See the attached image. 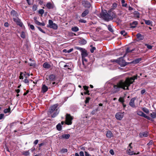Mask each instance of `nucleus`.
<instances>
[{"label":"nucleus","instance_id":"nucleus-61","mask_svg":"<svg viewBox=\"0 0 156 156\" xmlns=\"http://www.w3.org/2000/svg\"><path fill=\"white\" fill-rule=\"evenodd\" d=\"M146 90L145 89L142 90L141 91V94H143L145 92Z\"/></svg>","mask_w":156,"mask_h":156},{"label":"nucleus","instance_id":"nucleus-16","mask_svg":"<svg viewBox=\"0 0 156 156\" xmlns=\"http://www.w3.org/2000/svg\"><path fill=\"white\" fill-rule=\"evenodd\" d=\"M136 37L139 40H143L144 38V36L140 33L137 34Z\"/></svg>","mask_w":156,"mask_h":156},{"label":"nucleus","instance_id":"nucleus-62","mask_svg":"<svg viewBox=\"0 0 156 156\" xmlns=\"http://www.w3.org/2000/svg\"><path fill=\"white\" fill-rule=\"evenodd\" d=\"M110 152L112 155H114V152L112 150H111L110 151Z\"/></svg>","mask_w":156,"mask_h":156},{"label":"nucleus","instance_id":"nucleus-7","mask_svg":"<svg viewBox=\"0 0 156 156\" xmlns=\"http://www.w3.org/2000/svg\"><path fill=\"white\" fill-rule=\"evenodd\" d=\"M124 112L117 113L115 115L116 118L118 120H121L124 116Z\"/></svg>","mask_w":156,"mask_h":156},{"label":"nucleus","instance_id":"nucleus-6","mask_svg":"<svg viewBox=\"0 0 156 156\" xmlns=\"http://www.w3.org/2000/svg\"><path fill=\"white\" fill-rule=\"evenodd\" d=\"M73 119V117L71 116L70 115L67 114L66 117V123L68 125H70L72 124V120Z\"/></svg>","mask_w":156,"mask_h":156},{"label":"nucleus","instance_id":"nucleus-47","mask_svg":"<svg viewBox=\"0 0 156 156\" xmlns=\"http://www.w3.org/2000/svg\"><path fill=\"white\" fill-rule=\"evenodd\" d=\"M28 26L32 30H34V27L33 25L32 24H28Z\"/></svg>","mask_w":156,"mask_h":156},{"label":"nucleus","instance_id":"nucleus-10","mask_svg":"<svg viewBox=\"0 0 156 156\" xmlns=\"http://www.w3.org/2000/svg\"><path fill=\"white\" fill-rule=\"evenodd\" d=\"M14 21L16 23L17 25L19 26L20 27H22L23 25V23L21 22L19 18L16 19L14 18Z\"/></svg>","mask_w":156,"mask_h":156},{"label":"nucleus","instance_id":"nucleus-34","mask_svg":"<svg viewBox=\"0 0 156 156\" xmlns=\"http://www.w3.org/2000/svg\"><path fill=\"white\" fill-rule=\"evenodd\" d=\"M128 153L130 155H132L133 154H135V153L133 151H132L130 149H129L128 150Z\"/></svg>","mask_w":156,"mask_h":156},{"label":"nucleus","instance_id":"nucleus-63","mask_svg":"<svg viewBox=\"0 0 156 156\" xmlns=\"http://www.w3.org/2000/svg\"><path fill=\"white\" fill-rule=\"evenodd\" d=\"M38 140H36L34 141V143L35 145H36L38 143Z\"/></svg>","mask_w":156,"mask_h":156},{"label":"nucleus","instance_id":"nucleus-48","mask_svg":"<svg viewBox=\"0 0 156 156\" xmlns=\"http://www.w3.org/2000/svg\"><path fill=\"white\" fill-rule=\"evenodd\" d=\"M70 66H69V64L68 65H65L64 66V68H67L68 69H70Z\"/></svg>","mask_w":156,"mask_h":156},{"label":"nucleus","instance_id":"nucleus-39","mask_svg":"<svg viewBox=\"0 0 156 156\" xmlns=\"http://www.w3.org/2000/svg\"><path fill=\"white\" fill-rule=\"evenodd\" d=\"M120 34H121L123 35V36H124L127 34V33L126 32L125 30H123L120 32Z\"/></svg>","mask_w":156,"mask_h":156},{"label":"nucleus","instance_id":"nucleus-38","mask_svg":"<svg viewBox=\"0 0 156 156\" xmlns=\"http://www.w3.org/2000/svg\"><path fill=\"white\" fill-rule=\"evenodd\" d=\"M20 36L22 38H24L25 37V33L24 32L22 31L21 33V34H20Z\"/></svg>","mask_w":156,"mask_h":156},{"label":"nucleus","instance_id":"nucleus-28","mask_svg":"<svg viewBox=\"0 0 156 156\" xmlns=\"http://www.w3.org/2000/svg\"><path fill=\"white\" fill-rule=\"evenodd\" d=\"M56 128L58 131H60L62 129V126L60 123L58 124L56 126Z\"/></svg>","mask_w":156,"mask_h":156},{"label":"nucleus","instance_id":"nucleus-29","mask_svg":"<svg viewBox=\"0 0 156 156\" xmlns=\"http://www.w3.org/2000/svg\"><path fill=\"white\" fill-rule=\"evenodd\" d=\"M122 5L123 7H126L127 5V4L126 3H125V0H121Z\"/></svg>","mask_w":156,"mask_h":156},{"label":"nucleus","instance_id":"nucleus-17","mask_svg":"<svg viewBox=\"0 0 156 156\" xmlns=\"http://www.w3.org/2000/svg\"><path fill=\"white\" fill-rule=\"evenodd\" d=\"M89 13V11L88 9H86L82 13L81 16L83 17L87 16Z\"/></svg>","mask_w":156,"mask_h":156},{"label":"nucleus","instance_id":"nucleus-55","mask_svg":"<svg viewBox=\"0 0 156 156\" xmlns=\"http://www.w3.org/2000/svg\"><path fill=\"white\" fill-rule=\"evenodd\" d=\"M80 156H84V153L82 151H81L80 152Z\"/></svg>","mask_w":156,"mask_h":156},{"label":"nucleus","instance_id":"nucleus-49","mask_svg":"<svg viewBox=\"0 0 156 156\" xmlns=\"http://www.w3.org/2000/svg\"><path fill=\"white\" fill-rule=\"evenodd\" d=\"M96 49V48L95 47H93L90 49V52L92 53H93L94 52V50H95Z\"/></svg>","mask_w":156,"mask_h":156},{"label":"nucleus","instance_id":"nucleus-15","mask_svg":"<svg viewBox=\"0 0 156 156\" xmlns=\"http://www.w3.org/2000/svg\"><path fill=\"white\" fill-rule=\"evenodd\" d=\"M106 136L109 138H111L113 136V134L110 131H108L106 134Z\"/></svg>","mask_w":156,"mask_h":156},{"label":"nucleus","instance_id":"nucleus-58","mask_svg":"<svg viewBox=\"0 0 156 156\" xmlns=\"http://www.w3.org/2000/svg\"><path fill=\"white\" fill-rule=\"evenodd\" d=\"M80 21L81 23H86V21L84 20L81 19L80 20Z\"/></svg>","mask_w":156,"mask_h":156},{"label":"nucleus","instance_id":"nucleus-52","mask_svg":"<svg viewBox=\"0 0 156 156\" xmlns=\"http://www.w3.org/2000/svg\"><path fill=\"white\" fill-rule=\"evenodd\" d=\"M4 114H0V120L4 118Z\"/></svg>","mask_w":156,"mask_h":156},{"label":"nucleus","instance_id":"nucleus-8","mask_svg":"<svg viewBox=\"0 0 156 156\" xmlns=\"http://www.w3.org/2000/svg\"><path fill=\"white\" fill-rule=\"evenodd\" d=\"M11 16L12 17L14 20V18H18L19 15L17 12L14 10H12L10 12Z\"/></svg>","mask_w":156,"mask_h":156},{"label":"nucleus","instance_id":"nucleus-64","mask_svg":"<svg viewBox=\"0 0 156 156\" xmlns=\"http://www.w3.org/2000/svg\"><path fill=\"white\" fill-rule=\"evenodd\" d=\"M85 156H91V155L88 153L87 152L85 151Z\"/></svg>","mask_w":156,"mask_h":156},{"label":"nucleus","instance_id":"nucleus-30","mask_svg":"<svg viewBox=\"0 0 156 156\" xmlns=\"http://www.w3.org/2000/svg\"><path fill=\"white\" fill-rule=\"evenodd\" d=\"M150 116L153 118H155L156 117V112H153L152 113H151Z\"/></svg>","mask_w":156,"mask_h":156},{"label":"nucleus","instance_id":"nucleus-45","mask_svg":"<svg viewBox=\"0 0 156 156\" xmlns=\"http://www.w3.org/2000/svg\"><path fill=\"white\" fill-rule=\"evenodd\" d=\"M44 12V10L43 9H41L38 11V12L39 14L42 15Z\"/></svg>","mask_w":156,"mask_h":156},{"label":"nucleus","instance_id":"nucleus-1","mask_svg":"<svg viewBox=\"0 0 156 156\" xmlns=\"http://www.w3.org/2000/svg\"><path fill=\"white\" fill-rule=\"evenodd\" d=\"M137 77L136 75L132 77L127 78L125 81L120 80L116 84L113 85L112 91L115 93L119 91L121 88L124 90H128L129 87L134 82L135 80L137 79Z\"/></svg>","mask_w":156,"mask_h":156},{"label":"nucleus","instance_id":"nucleus-59","mask_svg":"<svg viewBox=\"0 0 156 156\" xmlns=\"http://www.w3.org/2000/svg\"><path fill=\"white\" fill-rule=\"evenodd\" d=\"M90 98H86V103H88L89 100H90Z\"/></svg>","mask_w":156,"mask_h":156},{"label":"nucleus","instance_id":"nucleus-37","mask_svg":"<svg viewBox=\"0 0 156 156\" xmlns=\"http://www.w3.org/2000/svg\"><path fill=\"white\" fill-rule=\"evenodd\" d=\"M29 154H30V152H29V151H24L23 153V155H25L26 156H27L29 155Z\"/></svg>","mask_w":156,"mask_h":156},{"label":"nucleus","instance_id":"nucleus-57","mask_svg":"<svg viewBox=\"0 0 156 156\" xmlns=\"http://www.w3.org/2000/svg\"><path fill=\"white\" fill-rule=\"evenodd\" d=\"M32 9L34 11H35L37 9V7L36 5H34L33 6Z\"/></svg>","mask_w":156,"mask_h":156},{"label":"nucleus","instance_id":"nucleus-27","mask_svg":"<svg viewBox=\"0 0 156 156\" xmlns=\"http://www.w3.org/2000/svg\"><path fill=\"white\" fill-rule=\"evenodd\" d=\"M144 21L145 22V24L147 25H151L152 24V22L150 20H146L144 19Z\"/></svg>","mask_w":156,"mask_h":156},{"label":"nucleus","instance_id":"nucleus-32","mask_svg":"<svg viewBox=\"0 0 156 156\" xmlns=\"http://www.w3.org/2000/svg\"><path fill=\"white\" fill-rule=\"evenodd\" d=\"M80 44L84 45L86 44L87 41L84 39H82L80 42Z\"/></svg>","mask_w":156,"mask_h":156},{"label":"nucleus","instance_id":"nucleus-12","mask_svg":"<svg viewBox=\"0 0 156 156\" xmlns=\"http://www.w3.org/2000/svg\"><path fill=\"white\" fill-rule=\"evenodd\" d=\"M70 136V135L69 134H62L61 136L59 137V138L60 139H68L69 138Z\"/></svg>","mask_w":156,"mask_h":156},{"label":"nucleus","instance_id":"nucleus-46","mask_svg":"<svg viewBox=\"0 0 156 156\" xmlns=\"http://www.w3.org/2000/svg\"><path fill=\"white\" fill-rule=\"evenodd\" d=\"M37 28L39 29V30L41 32L44 34H45V32L40 27H37Z\"/></svg>","mask_w":156,"mask_h":156},{"label":"nucleus","instance_id":"nucleus-50","mask_svg":"<svg viewBox=\"0 0 156 156\" xmlns=\"http://www.w3.org/2000/svg\"><path fill=\"white\" fill-rule=\"evenodd\" d=\"M23 82L25 83H27L28 84V83H29V81L27 79H25L24 80H23Z\"/></svg>","mask_w":156,"mask_h":156},{"label":"nucleus","instance_id":"nucleus-51","mask_svg":"<svg viewBox=\"0 0 156 156\" xmlns=\"http://www.w3.org/2000/svg\"><path fill=\"white\" fill-rule=\"evenodd\" d=\"M83 88L84 90H88V89L89 88V87L88 86H83Z\"/></svg>","mask_w":156,"mask_h":156},{"label":"nucleus","instance_id":"nucleus-42","mask_svg":"<svg viewBox=\"0 0 156 156\" xmlns=\"http://www.w3.org/2000/svg\"><path fill=\"white\" fill-rule=\"evenodd\" d=\"M82 61L83 62V64L84 65V62H87V60L85 58V57L82 58Z\"/></svg>","mask_w":156,"mask_h":156},{"label":"nucleus","instance_id":"nucleus-9","mask_svg":"<svg viewBox=\"0 0 156 156\" xmlns=\"http://www.w3.org/2000/svg\"><path fill=\"white\" fill-rule=\"evenodd\" d=\"M137 114L138 115L140 116L143 117L148 119L150 120V118L149 116H148L147 115H146V114H145L143 112H142L141 111H137Z\"/></svg>","mask_w":156,"mask_h":156},{"label":"nucleus","instance_id":"nucleus-53","mask_svg":"<svg viewBox=\"0 0 156 156\" xmlns=\"http://www.w3.org/2000/svg\"><path fill=\"white\" fill-rule=\"evenodd\" d=\"M62 152L63 153L66 152L67 151V150L66 149H63L62 150Z\"/></svg>","mask_w":156,"mask_h":156},{"label":"nucleus","instance_id":"nucleus-5","mask_svg":"<svg viewBox=\"0 0 156 156\" xmlns=\"http://www.w3.org/2000/svg\"><path fill=\"white\" fill-rule=\"evenodd\" d=\"M47 27L55 30L57 29L58 28L57 25L54 23L53 21L51 20H49L48 21V24L47 25Z\"/></svg>","mask_w":156,"mask_h":156},{"label":"nucleus","instance_id":"nucleus-3","mask_svg":"<svg viewBox=\"0 0 156 156\" xmlns=\"http://www.w3.org/2000/svg\"><path fill=\"white\" fill-rule=\"evenodd\" d=\"M58 106V104H55L51 106L49 109L48 112L49 114H51L54 111L53 114L51 115V117L53 118L55 117L59 112Z\"/></svg>","mask_w":156,"mask_h":156},{"label":"nucleus","instance_id":"nucleus-2","mask_svg":"<svg viewBox=\"0 0 156 156\" xmlns=\"http://www.w3.org/2000/svg\"><path fill=\"white\" fill-rule=\"evenodd\" d=\"M117 3H114L112 5V9L108 10V12L106 10L102 12L101 13V17L107 21L112 20L113 18L115 16L113 12H112V9H115L117 7Z\"/></svg>","mask_w":156,"mask_h":156},{"label":"nucleus","instance_id":"nucleus-18","mask_svg":"<svg viewBox=\"0 0 156 156\" xmlns=\"http://www.w3.org/2000/svg\"><path fill=\"white\" fill-rule=\"evenodd\" d=\"M134 17L139 18L140 17V13L137 11H135L133 13Z\"/></svg>","mask_w":156,"mask_h":156},{"label":"nucleus","instance_id":"nucleus-41","mask_svg":"<svg viewBox=\"0 0 156 156\" xmlns=\"http://www.w3.org/2000/svg\"><path fill=\"white\" fill-rule=\"evenodd\" d=\"M75 48L76 49L80 50L81 51V52L85 49L77 47H76Z\"/></svg>","mask_w":156,"mask_h":156},{"label":"nucleus","instance_id":"nucleus-43","mask_svg":"<svg viewBox=\"0 0 156 156\" xmlns=\"http://www.w3.org/2000/svg\"><path fill=\"white\" fill-rule=\"evenodd\" d=\"M23 73L22 72H20V76H19V78L20 79H23Z\"/></svg>","mask_w":156,"mask_h":156},{"label":"nucleus","instance_id":"nucleus-13","mask_svg":"<svg viewBox=\"0 0 156 156\" xmlns=\"http://www.w3.org/2000/svg\"><path fill=\"white\" fill-rule=\"evenodd\" d=\"M134 101L135 99H134L132 98L131 99L129 102V105L133 108H134L135 107Z\"/></svg>","mask_w":156,"mask_h":156},{"label":"nucleus","instance_id":"nucleus-23","mask_svg":"<svg viewBox=\"0 0 156 156\" xmlns=\"http://www.w3.org/2000/svg\"><path fill=\"white\" fill-rule=\"evenodd\" d=\"M84 6L86 8H89L90 7V4L89 2H88L86 1L84 2Z\"/></svg>","mask_w":156,"mask_h":156},{"label":"nucleus","instance_id":"nucleus-40","mask_svg":"<svg viewBox=\"0 0 156 156\" xmlns=\"http://www.w3.org/2000/svg\"><path fill=\"white\" fill-rule=\"evenodd\" d=\"M142 110L144 112L146 113H148L149 112V110L147 108H143Z\"/></svg>","mask_w":156,"mask_h":156},{"label":"nucleus","instance_id":"nucleus-25","mask_svg":"<svg viewBox=\"0 0 156 156\" xmlns=\"http://www.w3.org/2000/svg\"><path fill=\"white\" fill-rule=\"evenodd\" d=\"M55 76L53 74L49 76V79L51 81H54L55 79Z\"/></svg>","mask_w":156,"mask_h":156},{"label":"nucleus","instance_id":"nucleus-35","mask_svg":"<svg viewBox=\"0 0 156 156\" xmlns=\"http://www.w3.org/2000/svg\"><path fill=\"white\" fill-rule=\"evenodd\" d=\"M26 1L29 5H32L33 4V0H26Z\"/></svg>","mask_w":156,"mask_h":156},{"label":"nucleus","instance_id":"nucleus-60","mask_svg":"<svg viewBox=\"0 0 156 156\" xmlns=\"http://www.w3.org/2000/svg\"><path fill=\"white\" fill-rule=\"evenodd\" d=\"M86 91H85L84 92V94H88V95H89V91L88 90H86Z\"/></svg>","mask_w":156,"mask_h":156},{"label":"nucleus","instance_id":"nucleus-33","mask_svg":"<svg viewBox=\"0 0 156 156\" xmlns=\"http://www.w3.org/2000/svg\"><path fill=\"white\" fill-rule=\"evenodd\" d=\"M10 107L8 108L5 109L4 110V112L5 113H6L8 112H10Z\"/></svg>","mask_w":156,"mask_h":156},{"label":"nucleus","instance_id":"nucleus-26","mask_svg":"<svg viewBox=\"0 0 156 156\" xmlns=\"http://www.w3.org/2000/svg\"><path fill=\"white\" fill-rule=\"evenodd\" d=\"M79 30V28L77 27H74L71 28V30L74 32L78 31Z\"/></svg>","mask_w":156,"mask_h":156},{"label":"nucleus","instance_id":"nucleus-21","mask_svg":"<svg viewBox=\"0 0 156 156\" xmlns=\"http://www.w3.org/2000/svg\"><path fill=\"white\" fill-rule=\"evenodd\" d=\"M106 26H107L108 27V30L110 32H113V30L112 28V26L111 25L109 24L108 25H107L106 24H104Z\"/></svg>","mask_w":156,"mask_h":156},{"label":"nucleus","instance_id":"nucleus-44","mask_svg":"<svg viewBox=\"0 0 156 156\" xmlns=\"http://www.w3.org/2000/svg\"><path fill=\"white\" fill-rule=\"evenodd\" d=\"M119 102H121L122 103H123V102L124 101V100L123 98L122 97H120L119 99Z\"/></svg>","mask_w":156,"mask_h":156},{"label":"nucleus","instance_id":"nucleus-11","mask_svg":"<svg viewBox=\"0 0 156 156\" xmlns=\"http://www.w3.org/2000/svg\"><path fill=\"white\" fill-rule=\"evenodd\" d=\"M148 133L147 132L145 131L140 133L139 134V136L141 138L143 137H146L148 136Z\"/></svg>","mask_w":156,"mask_h":156},{"label":"nucleus","instance_id":"nucleus-22","mask_svg":"<svg viewBox=\"0 0 156 156\" xmlns=\"http://www.w3.org/2000/svg\"><path fill=\"white\" fill-rule=\"evenodd\" d=\"M46 6L49 9H52L53 8V5L50 2L48 3L47 4Z\"/></svg>","mask_w":156,"mask_h":156},{"label":"nucleus","instance_id":"nucleus-24","mask_svg":"<svg viewBox=\"0 0 156 156\" xmlns=\"http://www.w3.org/2000/svg\"><path fill=\"white\" fill-rule=\"evenodd\" d=\"M142 60L141 58L136 59L133 61V63L134 64L138 63Z\"/></svg>","mask_w":156,"mask_h":156},{"label":"nucleus","instance_id":"nucleus-54","mask_svg":"<svg viewBox=\"0 0 156 156\" xmlns=\"http://www.w3.org/2000/svg\"><path fill=\"white\" fill-rule=\"evenodd\" d=\"M35 23L38 25H41V23L39 22L38 20H36Z\"/></svg>","mask_w":156,"mask_h":156},{"label":"nucleus","instance_id":"nucleus-56","mask_svg":"<svg viewBox=\"0 0 156 156\" xmlns=\"http://www.w3.org/2000/svg\"><path fill=\"white\" fill-rule=\"evenodd\" d=\"M73 48L67 50V53H69L71 52L72 51H73Z\"/></svg>","mask_w":156,"mask_h":156},{"label":"nucleus","instance_id":"nucleus-19","mask_svg":"<svg viewBox=\"0 0 156 156\" xmlns=\"http://www.w3.org/2000/svg\"><path fill=\"white\" fill-rule=\"evenodd\" d=\"M48 90V87L45 85H43L42 87V92L43 93L46 92Z\"/></svg>","mask_w":156,"mask_h":156},{"label":"nucleus","instance_id":"nucleus-14","mask_svg":"<svg viewBox=\"0 0 156 156\" xmlns=\"http://www.w3.org/2000/svg\"><path fill=\"white\" fill-rule=\"evenodd\" d=\"M82 58L86 57L88 55L86 50L85 49L81 52Z\"/></svg>","mask_w":156,"mask_h":156},{"label":"nucleus","instance_id":"nucleus-20","mask_svg":"<svg viewBox=\"0 0 156 156\" xmlns=\"http://www.w3.org/2000/svg\"><path fill=\"white\" fill-rule=\"evenodd\" d=\"M43 67L45 69H48L50 68V65L48 63L46 62L44 63L43 64Z\"/></svg>","mask_w":156,"mask_h":156},{"label":"nucleus","instance_id":"nucleus-31","mask_svg":"<svg viewBox=\"0 0 156 156\" xmlns=\"http://www.w3.org/2000/svg\"><path fill=\"white\" fill-rule=\"evenodd\" d=\"M145 45L149 49H152V47H153V46L147 44H145Z\"/></svg>","mask_w":156,"mask_h":156},{"label":"nucleus","instance_id":"nucleus-36","mask_svg":"<svg viewBox=\"0 0 156 156\" xmlns=\"http://www.w3.org/2000/svg\"><path fill=\"white\" fill-rule=\"evenodd\" d=\"M138 23L136 21H134L132 22V24L133 25H134V26H132V27L133 28H135L136 27V26L137 25Z\"/></svg>","mask_w":156,"mask_h":156},{"label":"nucleus","instance_id":"nucleus-4","mask_svg":"<svg viewBox=\"0 0 156 156\" xmlns=\"http://www.w3.org/2000/svg\"><path fill=\"white\" fill-rule=\"evenodd\" d=\"M110 61L112 62H116L121 67H124L127 65L126 62L123 59V57H121L116 60L112 59L110 60Z\"/></svg>","mask_w":156,"mask_h":156}]
</instances>
